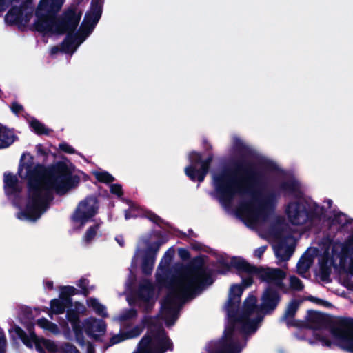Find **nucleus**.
I'll list each match as a JSON object with an SVG mask.
<instances>
[{
	"label": "nucleus",
	"mask_w": 353,
	"mask_h": 353,
	"mask_svg": "<svg viewBox=\"0 0 353 353\" xmlns=\"http://www.w3.org/2000/svg\"><path fill=\"white\" fill-rule=\"evenodd\" d=\"M157 296L151 282L143 280L139 285L137 291L127 296V301L130 305H136L145 312H148L155 305Z\"/></svg>",
	"instance_id": "11"
},
{
	"label": "nucleus",
	"mask_w": 353,
	"mask_h": 353,
	"mask_svg": "<svg viewBox=\"0 0 353 353\" xmlns=\"http://www.w3.org/2000/svg\"><path fill=\"white\" fill-rule=\"evenodd\" d=\"M218 268L219 269L216 270V272L221 274H226L231 271V266H218Z\"/></svg>",
	"instance_id": "48"
},
{
	"label": "nucleus",
	"mask_w": 353,
	"mask_h": 353,
	"mask_svg": "<svg viewBox=\"0 0 353 353\" xmlns=\"http://www.w3.org/2000/svg\"><path fill=\"white\" fill-rule=\"evenodd\" d=\"M30 125L32 130L39 134H47L48 130L45 126L35 119H31L29 121Z\"/></svg>",
	"instance_id": "35"
},
{
	"label": "nucleus",
	"mask_w": 353,
	"mask_h": 353,
	"mask_svg": "<svg viewBox=\"0 0 353 353\" xmlns=\"http://www.w3.org/2000/svg\"><path fill=\"white\" fill-rule=\"evenodd\" d=\"M86 351H87V353H94V346L88 343L86 345Z\"/></svg>",
	"instance_id": "56"
},
{
	"label": "nucleus",
	"mask_w": 353,
	"mask_h": 353,
	"mask_svg": "<svg viewBox=\"0 0 353 353\" xmlns=\"http://www.w3.org/2000/svg\"><path fill=\"white\" fill-rule=\"evenodd\" d=\"M347 222L348 220L346 215L341 212L335 213L332 220V225H336L339 227H344Z\"/></svg>",
	"instance_id": "36"
},
{
	"label": "nucleus",
	"mask_w": 353,
	"mask_h": 353,
	"mask_svg": "<svg viewBox=\"0 0 353 353\" xmlns=\"http://www.w3.org/2000/svg\"><path fill=\"white\" fill-rule=\"evenodd\" d=\"M284 214L288 224L295 228L303 225L309 219L305 205L299 201L288 203L285 205Z\"/></svg>",
	"instance_id": "16"
},
{
	"label": "nucleus",
	"mask_w": 353,
	"mask_h": 353,
	"mask_svg": "<svg viewBox=\"0 0 353 353\" xmlns=\"http://www.w3.org/2000/svg\"><path fill=\"white\" fill-rule=\"evenodd\" d=\"M339 346L353 353V327L349 323H342L333 331Z\"/></svg>",
	"instance_id": "17"
},
{
	"label": "nucleus",
	"mask_w": 353,
	"mask_h": 353,
	"mask_svg": "<svg viewBox=\"0 0 353 353\" xmlns=\"http://www.w3.org/2000/svg\"><path fill=\"white\" fill-rule=\"evenodd\" d=\"M316 258H318L319 265H345L349 263L344 245L334 244L330 245L321 256H319L317 249L308 248L300 259L298 265H311L314 263Z\"/></svg>",
	"instance_id": "8"
},
{
	"label": "nucleus",
	"mask_w": 353,
	"mask_h": 353,
	"mask_svg": "<svg viewBox=\"0 0 353 353\" xmlns=\"http://www.w3.org/2000/svg\"><path fill=\"white\" fill-rule=\"evenodd\" d=\"M342 323H347L342 321L331 330L325 328V320L321 313L312 311L308 312L307 315V326L314 330V336L317 341H319L323 346L330 347L331 341L328 339L327 334H331L339 345V341L334 337L333 331Z\"/></svg>",
	"instance_id": "12"
},
{
	"label": "nucleus",
	"mask_w": 353,
	"mask_h": 353,
	"mask_svg": "<svg viewBox=\"0 0 353 353\" xmlns=\"http://www.w3.org/2000/svg\"><path fill=\"white\" fill-rule=\"evenodd\" d=\"M7 345V340L3 330L0 329V353H5Z\"/></svg>",
	"instance_id": "42"
},
{
	"label": "nucleus",
	"mask_w": 353,
	"mask_h": 353,
	"mask_svg": "<svg viewBox=\"0 0 353 353\" xmlns=\"http://www.w3.org/2000/svg\"><path fill=\"white\" fill-rule=\"evenodd\" d=\"M61 329L59 326L48 321L47 319L41 318L37 320V325L45 331H48L54 335H59L61 332L66 339H71V333L68 325L64 321L59 322Z\"/></svg>",
	"instance_id": "19"
},
{
	"label": "nucleus",
	"mask_w": 353,
	"mask_h": 353,
	"mask_svg": "<svg viewBox=\"0 0 353 353\" xmlns=\"http://www.w3.org/2000/svg\"><path fill=\"white\" fill-rule=\"evenodd\" d=\"M97 202L96 199L90 197L81 201L74 214L72 222L77 228H82L97 212Z\"/></svg>",
	"instance_id": "14"
},
{
	"label": "nucleus",
	"mask_w": 353,
	"mask_h": 353,
	"mask_svg": "<svg viewBox=\"0 0 353 353\" xmlns=\"http://www.w3.org/2000/svg\"><path fill=\"white\" fill-rule=\"evenodd\" d=\"M6 8V0H0V11L4 10Z\"/></svg>",
	"instance_id": "58"
},
{
	"label": "nucleus",
	"mask_w": 353,
	"mask_h": 353,
	"mask_svg": "<svg viewBox=\"0 0 353 353\" xmlns=\"http://www.w3.org/2000/svg\"><path fill=\"white\" fill-rule=\"evenodd\" d=\"M85 333L90 337L99 339L104 335L106 331V325L103 320L90 317L83 323Z\"/></svg>",
	"instance_id": "21"
},
{
	"label": "nucleus",
	"mask_w": 353,
	"mask_h": 353,
	"mask_svg": "<svg viewBox=\"0 0 353 353\" xmlns=\"http://www.w3.org/2000/svg\"><path fill=\"white\" fill-rule=\"evenodd\" d=\"M233 141L234 145L237 150L241 149L243 147V143L239 139L234 138Z\"/></svg>",
	"instance_id": "50"
},
{
	"label": "nucleus",
	"mask_w": 353,
	"mask_h": 353,
	"mask_svg": "<svg viewBox=\"0 0 353 353\" xmlns=\"http://www.w3.org/2000/svg\"><path fill=\"white\" fill-rule=\"evenodd\" d=\"M243 290L241 285L230 287L225 305L228 323L223 335L206 345V353H240L246 344L245 336L258 330L264 314L274 310L280 301L279 294L268 288L262 296L260 306L256 305V298L250 294L244 301L241 310H239Z\"/></svg>",
	"instance_id": "1"
},
{
	"label": "nucleus",
	"mask_w": 353,
	"mask_h": 353,
	"mask_svg": "<svg viewBox=\"0 0 353 353\" xmlns=\"http://www.w3.org/2000/svg\"><path fill=\"white\" fill-rule=\"evenodd\" d=\"M325 203L327 204L328 208H330L332 203V201L331 200H327L325 201Z\"/></svg>",
	"instance_id": "63"
},
{
	"label": "nucleus",
	"mask_w": 353,
	"mask_h": 353,
	"mask_svg": "<svg viewBox=\"0 0 353 353\" xmlns=\"http://www.w3.org/2000/svg\"><path fill=\"white\" fill-rule=\"evenodd\" d=\"M294 240L291 236L282 240L279 239L273 244L275 254L281 262L288 261L291 256L294 248Z\"/></svg>",
	"instance_id": "20"
},
{
	"label": "nucleus",
	"mask_w": 353,
	"mask_h": 353,
	"mask_svg": "<svg viewBox=\"0 0 353 353\" xmlns=\"http://www.w3.org/2000/svg\"><path fill=\"white\" fill-rule=\"evenodd\" d=\"M137 316V311L134 309L123 310L118 316L114 317L113 320L119 321L121 325L125 328V323Z\"/></svg>",
	"instance_id": "30"
},
{
	"label": "nucleus",
	"mask_w": 353,
	"mask_h": 353,
	"mask_svg": "<svg viewBox=\"0 0 353 353\" xmlns=\"http://www.w3.org/2000/svg\"><path fill=\"white\" fill-rule=\"evenodd\" d=\"M59 149L62 151L68 153V154H74L75 152L74 149L70 145L65 143H63L59 144Z\"/></svg>",
	"instance_id": "45"
},
{
	"label": "nucleus",
	"mask_w": 353,
	"mask_h": 353,
	"mask_svg": "<svg viewBox=\"0 0 353 353\" xmlns=\"http://www.w3.org/2000/svg\"><path fill=\"white\" fill-rule=\"evenodd\" d=\"M8 332L13 340L21 339L26 346L29 348H32L34 346L40 353H44L43 348H46L50 353L61 352V345L50 339L39 338L31 330H30L28 336L20 327L14 325L9 329Z\"/></svg>",
	"instance_id": "10"
},
{
	"label": "nucleus",
	"mask_w": 353,
	"mask_h": 353,
	"mask_svg": "<svg viewBox=\"0 0 353 353\" xmlns=\"http://www.w3.org/2000/svg\"><path fill=\"white\" fill-rule=\"evenodd\" d=\"M148 217L149 219H150L154 223H159V221H160V218L153 213H148Z\"/></svg>",
	"instance_id": "52"
},
{
	"label": "nucleus",
	"mask_w": 353,
	"mask_h": 353,
	"mask_svg": "<svg viewBox=\"0 0 353 353\" xmlns=\"http://www.w3.org/2000/svg\"><path fill=\"white\" fill-rule=\"evenodd\" d=\"M308 299L312 301V302L316 303L318 304H322L323 303V301L322 300H320L317 298H314L313 296L309 297Z\"/></svg>",
	"instance_id": "57"
},
{
	"label": "nucleus",
	"mask_w": 353,
	"mask_h": 353,
	"mask_svg": "<svg viewBox=\"0 0 353 353\" xmlns=\"http://www.w3.org/2000/svg\"><path fill=\"white\" fill-rule=\"evenodd\" d=\"M283 190L286 194H292L298 196L301 194V185L296 180H292L282 186Z\"/></svg>",
	"instance_id": "31"
},
{
	"label": "nucleus",
	"mask_w": 353,
	"mask_h": 353,
	"mask_svg": "<svg viewBox=\"0 0 353 353\" xmlns=\"http://www.w3.org/2000/svg\"><path fill=\"white\" fill-rule=\"evenodd\" d=\"M65 0H40L36 10L35 27L41 32L54 34L68 33L61 50L65 53H73L78 46L91 34L101 14V0H92L91 7L84 17L77 36L70 34L79 25L82 9L77 6L69 7L61 17L54 16L61 10Z\"/></svg>",
	"instance_id": "4"
},
{
	"label": "nucleus",
	"mask_w": 353,
	"mask_h": 353,
	"mask_svg": "<svg viewBox=\"0 0 353 353\" xmlns=\"http://www.w3.org/2000/svg\"><path fill=\"white\" fill-rule=\"evenodd\" d=\"M43 285L46 290H52L53 288V282L51 281H45Z\"/></svg>",
	"instance_id": "54"
},
{
	"label": "nucleus",
	"mask_w": 353,
	"mask_h": 353,
	"mask_svg": "<svg viewBox=\"0 0 353 353\" xmlns=\"http://www.w3.org/2000/svg\"><path fill=\"white\" fill-rule=\"evenodd\" d=\"M265 247H261L254 252V255L257 256L258 258H260L261 256L265 252Z\"/></svg>",
	"instance_id": "53"
},
{
	"label": "nucleus",
	"mask_w": 353,
	"mask_h": 353,
	"mask_svg": "<svg viewBox=\"0 0 353 353\" xmlns=\"http://www.w3.org/2000/svg\"><path fill=\"white\" fill-rule=\"evenodd\" d=\"M79 353L77 347L68 343H65L61 345V353Z\"/></svg>",
	"instance_id": "40"
},
{
	"label": "nucleus",
	"mask_w": 353,
	"mask_h": 353,
	"mask_svg": "<svg viewBox=\"0 0 353 353\" xmlns=\"http://www.w3.org/2000/svg\"><path fill=\"white\" fill-rule=\"evenodd\" d=\"M87 305L89 307L92 308L94 312L102 317H107L108 316L105 305L101 304L98 299L95 298H89L87 299Z\"/></svg>",
	"instance_id": "28"
},
{
	"label": "nucleus",
	"mask_w": 353,
	"mask_h": 353,
	"mask_svg": "<svg viewBox=\"0 0 353 353\" xmlns=\"http://www.w3.org/2000/svg\"><path fill=\"white\" fill-rule=\"evenodd\" d=\"M339 280L348 290H353V266H334Z\"/></svg>",
	"instance_id": "22"
},
{
	"label": "nucleus",
	"mask_w": 353,
	"mask_h": 353,
	"mask_svg": "<svg viewBox=\"0 0 353 353\" xmlns=\"http://www.w3.org/2000/svg\"><path fill=\"white\" fill-rule=\"evenodd\" d=\"M58 50H59L58 47H54L51 50V53L52 54H55V53H57L58 52Z\"/></svg>",
	"instance_id": "61"
},
{
	"label": "nucleus",
	"mask_w": 353,
	"mask_h": 353,
	"mask_svg": "<svg viewBox=\"0 0 353 353\" xmlns=\"http://www.w3.org/2000/svg\"><path fill=\"white\" fill-rule=\"evenodd\" d=\"M302 303L301 300L293 299L287 305L282 319L287 323L288 326H295L297 323L295 322L294 317Z\"/></svg>",
	"instance_id": "23"
},
{
	"label": "nucleus",
	"mask_w": 353,
	"mask_h": 353,
	"mask_svg": "<svg viewBox=\"0 0 353 353\" xmlns=\"http://www.w3.org/2000/svg\"><path fill=\"white\" fill-rule=\"evenodd\" d=\"M37 150H38V152L41 154H46V152L41 148V145H39L37 147Z\"/></svg>",
	"instance_id": "60"
},
{
	"label": "nucleus",
	"mask_w": 353,
	"mask_h": 353,
	"mask_svg": "<svg viewBox=\"0 0 353 353\" xmlns=\"http://www.w3.org/2000/svg\"><path fill=\"white\" fill-rule=\"evenodd\" d=\"M99 229V225L89 227L82 236L81 243L85 246L92 243L98 234Z\"/></svg>",
	"instance_id": "29"
},
{
	"label": "nucleus",
	"mask_w": 353,
	"mask_h": 353,
	"mask_svg": "<svg viewBox=\"0 0 353 353\" xmlns=\"http://www.w3.org/2000/svg\"><path fill=\"white\" fill-rule=\"evenodd\" d=\"M75 170L70 162H59L47 172L43 166L34 163L30 154H23L18 174L28 181L29 193L24 208L17 217L30 221L38 219L48 208L50 190L63 194L78 185L79 177Z\"/></svg>",
	"instance_id": "2"
},
{
	"label": "nucleus",
	"mask_w": 353,
	"mask_h": 353,
	"mask_svg": "<svg viewBox=\"0 0 353 353\" xmlns=\"http://www.w3.org/2000/svg\"><path fill=\"white\" fill-rule=\"evenodd\" d=\"M59 296L63 298L70 299V296L77 294V290L73 286H61L60 287Z\"/></svg>",
	"instance_id": "37"
},
{
	"label": "nucleus",
	"mask_w": 353,
	"mask_h": 353,
	"mask_svg": "<svg viewBox=\"0 0 353 353\" xmlns=\"http://www.w3.org/2000/svg\"><path fill=\"white\" fill-rule=\"evenodd\" d=\"M97 181L101 183H108L114 180L113 176L103 170H94L92 172Z\"/></svg>",
	"instance_id": "33"
},
{
	"label": "nucleus",
	"mask_w": 353,
	"mask_h": 353,
	"mask_svg": "<svg viewBox=\"0 0 353 353\" xmlns=\"http://www.w3.org/2000/svg\"><path fill=\"white\" fill-rule=\"evenodd\" d=\"M97 202L96 199L90 197L81 201L74 214L72 222L77 228H82L97 212Z\"/></svg>",
	"instance_id": "15"
},
{
	"label": "nucleus",
	"mask_w": 353,
	"mask_h": 353,
	"mask_svg": "<svg viewBox=\"0 0 353 353\" xmlns=\"http://www.w3.org/2000/svg\"><path fill=\"white\" fill-rule=\"evenodd\" d=\"M135 280V277L133 275V270H130V275L128 281L126 283L127 288H130L132 285L134 281Z\"/></svg>",
	"instance_id": "51"
},
{
	"label": "nucleus",
	"mask_w": 353,
	"mask_h": 353,
	"mask_svg": "<svg viewBox=\"0 0 353 353\" xmlns=\"http://www.w3.org/2000/svg\"><path fill=\"white\" fill-rule=\"evenodd\" d=\"M175 255V250L173 248H169L163 256L160 265H170Z\"/></svg>",
	"instance_id": "38"
},
{
	"label": "nucleus",
	"mask_w": 353,
	"mask_h": 353,
	"mask_svg": "<svg viewBox=\"0 0 353 353\" xmlns=\"http://www.w3.org/2000/svg\"><path fill=\"white\" fill-rule=\"evenodd\" d=\"M71 305V299L63 298L60 296L50 301V312L49 316L52 319V314H61L64 313L65 309Z\"/></svg>",
	"instance_id": "25"
},
{
	"label": "nucleus",
	"mask_w": 353,
	"mask_h": 353,
	"mask_svg": "<svg viewBox=\"0 0 353 353\" xmlns=\"http://www.w3.org/2000/svg\"><path fill=\"white\" fill-rule=\"evenodd\" d=\"M173 279L165 299L161 303L160 316L168 327L179 316V311L188 299H192L214 282L215 272L209 266H184Z\"/></svg>",
	"instance_id": "5"
},
{
	"label": "nucleus",
	"mask_w": 353,
	"mask_h": 353,
	"mask_svg": "<svg viewBox=\"0 0 353 353\" xmlns=\"http://www.w3.org/2000/svg\"><path fill=\"white\" fill-rule=\"evenodd\" d=\"M275 168L272 163H267L259 171L251 170L245 165L219 171L213 175V185L216 196L224 206L232 201L240 202L236 213L246 225L255 228L267 219V203L259 201L253 192L254 185L263 174Z\"/></svg>",
	"instance_id": "3"
},
{
	"label": "nucleus",
	"mask_w": 353,
	"mask_h": 353,
	"mask_svg": "<svg viewBox=\"0 0 353 353\" xmlns=\"http://www.w3.org/2000/svg\"><path fill=\"white\" fill-rule=\"evenodd\" d=\"M12 108V112L14 113H15V114L19 113L23 110V107L21 105L18 104V103H13L12 105V108Z\"/></svg>",
	"instance_id": "49"
},
{
	"label": "nucleus",
	"mask_w": 353,
	"mask_h": 353,
	"mask_svg": "<svg viewBox=\"0 0 353 353\" xmlns=\"http://www.w3.org/2000/svg\"><path fill=\"white\" fill-rule=\"evenodd\" d=\"M152 323L145 336L138 344L133 353H164L172 349V343L165 334L161 325L154 323L155 319H150Z\"/></svg>",
	"instance_id": "7"
},
{
	"label": "nucleus",
	"mask_w": 353,
	"mask_h": 353,
	"mask_svg": "<svg viewBox=\"0 0 353 353\" xmlns=\"http://www.w3.org/2000/svg\"><path fill=\"white\" fill-rule=\"evenodd\" d=\"M189 160L190 165L185 168V174L193 181H202L208 173L211 159H202L199 153L192 152L189 154Z\"/></svg>",
	"instance_id": "13"
},
{
	"label": "nucleus",
	"mask_w": 353,
	"mask_h": 353,
	"mask_svg": "<svg viewBox=\"0 0 353 353\" xmlns=\"http://www.w3.org/2000/svg\"><path fill=\"white\" fill-rule=\"evenodd\" d=\"M193 265H203L205 263H208L207 256L205 255H199L196 257H195L192 260Z\"/></svg>",
	"instance_id": "46"
},
{
	"label": "nucleus",
	"mask_w": 353,
	"mask_h": 353,
	"mask_svg": "<svg viewBox=\"0 0 353 353\" xmlns=\"http://www.w3.org/2000/svg\"><path fill=\"white\" fill-rule=\"evenodd\" d=\"M137 214L134 213L132 214H130L128 213V212H125V219H130V217H132V216H136Z\"/></svg>",
	"instance_id": "59"
},
{
	"label": "nucleus",
	"mask_w": 353,
	"mask_h": 353,
	"mask_svg": "<svg viewBox=\"0 0 353 353\" xmlns=\"http://www.w3.org/2000/svg\"><path fill=\"white\" fill-rule=\"evenodd\" d=\"M88 281L86 279H80L77 285L82 289V292L84 295H87L90 292V289L88 288Z\"/></svg>",
	"instance_id": "41"
},
{
	"label": "nucleus",
	"mask_w": 353,
	"mask_h": 353,
	"mask_svg": "<svg viewBox=\"0 0 353 353\" xmlns=\"http://www.w3.org/2000/svg\"><path fill=\"white\" fill-rule=\"evenodd\" d=\"M178 254L179 257L181 259V260H183V261H187L190 258V252L187 250L183 248L179 249Z\"/></svg>",
	"instance_id": "43"
},
{
	"label": "nucleus",
	"mask_w": 353,
	"mask_h": 353,
	"mask_svg": "<svg viewBox=\"0 0 353 353\" xmlns=\"http://www.w3.org/2000/svg\"><path fill=\"white\" fill-rule=\"evenodd\" d=\"M116 239L121 246H122L123 245L124 241L122 239H120L119 238H117Z\"/></svg>",
	"instance_id": "62"
},
{
	"label": "nucleus",
	"mask_w": 353,
	"mask_h": 353,
	"mask_svg": "<svg viewBox=\"0 0 353 353\" xmlns=\"http://www.w3.org/2000/svg\"><path fill=\"white\" fill-rule=\"evenodd\" d=\"M14 141L13 132L0 125V148L9 146Z\"/></svg>",
	"instance_id": "27"
},
{
	"label": "nucleus",
	"mask_w": 353,
	"mask_h": 353,
	"mask_svg": "<svg viewBox=\"0 0 353 353\" xmlns=\"http://www.w3.org/2000/svg\"><path fill=\"white\" fill-rule=\"evenodd\" d=\"M330 267L331 266H317L314 270L316 279L321 281L329 283L330 281Z\"/></svg>",
	"instance_id": "32"
},
{
	"label": "nucleus",
	"mask_w": 353,
	"mask_h": 353,
	"mask_svg": "<svg viewBox=\"0 0 353 353\" xmlns=\"http://www.w3.org/2000/svg\"><path fill=\"white\" fill-rule=\"evenodd\" d=\"M4 188L7 194H12L19 190L16 176L10 174H4Z\"/></svg>",
	"instance_id": "26"
},
{
	"label": "nucleus",
	"mask_w": 353,
	"mask_h": 353,
	"mask_svg": "<svg viewBox=\"0 0 353 353\" xmlns=\"http://www.w3.org/2000/svg\"><path fill=\"white\" fill-rule=\"evenodd\" d=\"M219 265H248L245 261L240 257H233L230 261H228V258L225 256L221 255L218 261Z\"/></svg>",
	"instance_id": "34"
},
{
	"label": "nucleus",
	"mask_w": 353,
	"mask_h": 353,
	"mask_svg": "<svg viewBox=\"0 0 353 353\" xmlns=\"http://www.w3.org/2000/svg\"><path fill=\"white\" fill-rule=\"evenodd\" d=\"M148 320V318L147 317H145L142 321V323L144 324L145 323V321Z\"/></svg>",
	"instance_id": "64"
},
{
	"label": "nucleus",
	"mask_w": 353,
	"mask_h": 353,
	"mask_svg": "<svg viewBox=\"0 0 353 353\" xmlns=\"http://www.w3.org/2000/svg\"><path fill=\"white\" fill-rule=\"evenodd\" d=\"M74 310H68L67 311V319L71 323L73 331L78 343L83 345V340L80 339L81 336V328L79 325V314H84L86 311L85 305L81 303L77 302L74 303Z\"/></svg>",
	"instance_id": "18"
},
{
	"label": "nucleus",
	"mask_w": 353,
	"mask_h": 353,
	"mask_svg": "<svg viewBox=\"0 0 353 353\" xmlns=\"http://www.w3.org/2000/svg\"><path fill=\"white\" fill-rule=\"evenodd\" d=\"M297 268L298 273L302 275L303 277L307 278L309 276L310 266H297Z\"/></svg>",
	"instance_id": "47"
},
{
	"label": "nucleus",
	"mask_w": 353,
	"mask_h": 353,
	"mask_svg": "<svg viewBox=\"0 0 353 353\" xmlns=\"http://www.w3.org/2000/svg\"><path fill=\"white\" fill-rule=\"evenodd\" d=\"M344 248L350 265H353V239L350 241L347 246H344Z\"/></svg>",
	"instance_id": "39"
},
{
	"label": "nucleus",
	"mask_w": 353,
	"mask_h": 353,
	"mask_svg": "<svg viewBox=\"0 0 353 353\" xmlns=\"http://www.w3.org/2000/svg\"><path fill=\"white\" fill-rule=\"evenodd\" d=\"M110 192L118 196L123 194L121 186L119 184H112L110 185Z\"/></svg>",
	"instance_id": "44"
},
{
	"label": "nucleus",
	"mask_w": 353,
	"mask_h": 353,
	"mask_svg": "<svg viewBox=\"0 0 353 353\" xmlns=\"http://www.w3.org/2000/svg\"><path fill=\"white\" fill-rule=\"evenodd\" d=\"M143 329L142 325H137L131 330L121 332L118 334L113 336L110 339L112 345L119 343L127 339L137 337L141 334Z\"/></svg>",
	"instance_id": "24"
},
{
	"label": "nucleus",
	"mask_w": 353,
	"mask_h": 353,
	"mask_svg": "<svg viewBox=\"0 0 353 353\" xmlns=\"http://www.w3.org/2000/svg\"><path fill=\"white\" fill-rule=\"evenodd\" d=\"M165 242L157 232L142 236L135 250L132 261L139 265H153L160 246Z\"/></svg>",
	"instance_id": "9"
},
{
	"label": "nucleus",
	"mask_w": 353,
	"mask_h": 353,
	"mask_svg": "<svg viewBox=\"0 0 353 353\" xmlns=\"http://www.w3.org/2000/svg\"><path fill=\"white\" fill-rule=\"evenodd\" d=\"M236 272L245 281L248 277L246 285L251 283L250 277L256 276L268 283L274 285L284 293L288 292L289 288L294 291H301L304 288L302 281L295 276H290V287L285 285L283 281L285 278V273L279 268H273L268 266H234Z\"/></svg>",
	"instance_id": "6"
},
{
	"label": "nucleus",
	"mask_w": 353,
	"mask_h": 353,
	"mask_svg": "<svg viewBox=\"0 0 353 353\" xmlns=\"http://www.w3.org/2000/svg\"><path fill=\"white\" fill-rule=\"evenodd\" d=\"M141 270L146 274H150L152 272V266H141Z\"/></svg>",
	"instance_id": "55"
}]
</instances>
